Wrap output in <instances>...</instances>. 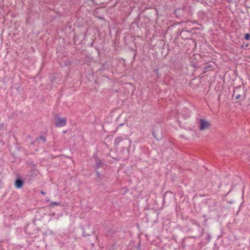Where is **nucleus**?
Listing matches in <instances>:
<instances>
[{
  "label": "nucleus",
  "instance_id": "obj_13",
  "mask_svg": "<svg viewBox=\"0 0 250 250\" xmlns=\"http://www.w3.org/2000/svg\"><path fill=\"white\" fill-rule=\"evenodd\" d=\"M210 236L209 235H208V241L210 240Z\"/></svg>",
  "mask_w": 250,
  "mask_h": 250
},
{
  "label": "nucleus",
  "instance_id": "obj_11",
  "mask_svg": "<svg viewBox=\"0 0 250 250\" xmlns=\"http://www.w3.org/2000/svg\"><path fill=\"white\" fill-rule=\"evenodd\" d=\"M83 235H84V236H88V235H89V234H85V233H83Z\"/></svg>",
  "mask_w": 250,
  "mask_h": 250
},
{
  "label": "nucleus",
  "instance_id": "obj_1",
  "mask_svg": "<svg viewBox=\"0 0 250 250\" xmlns=\"http://www.w3.org/2000/svg\"><path fill=\"white\" fill-rule=\"evenodd\" d=\"M24 182V177L22 176L19 173H18L16 176L14 185L16 188L20 189L23 187Z\"/></svg>",
  "mask_w": 250,
  "mask_h": 250
},
{
  "label": "nucleus",
  "instance_id": "obj_10",
  "mask_svg": "<svg viewBox=\"0 0 250 250\" xmlns=\"http://www.w3.org/2000/svg\"><path fill=\"white\" fill-rule=\"evenodd\" d=\"M41 193L43 195L45 194V193L43 191H41Z\"/></svg>",
  "mask_w": 250,
  "mask_h": 250
},
{
  "label": "nucleus",
  "instance_id": "obj_8",
  "mask_svg": "<svg viewBox=\"0 0 250 250\" xmlns=\"http://www.w3.org/2000/svg\"><path fill=\"white\" fill-rule=\"evenodd\" d=\"M245 39L246 40L249 41L250 39V34L249 33L246 34L245 35Z\"/></svg>",
  "mask_w": 250,
  "mask_h": 250
},
{
  "label": "nucleus",
  "instance_id": "obj_15",
  "mask_svg": "<svg viewBox=\"0 0 250 250\" xmlns=\"http://www.w3.org/2000/svg\"><path fill=\"white\" fill-rule=\"evenodd\" d=\"M152 134H153V135L154 136V137H155V134H154V132H153V133H152Z\"/></svg>",
  "mask_w": 250,
  "mask_h": 250
},
{
  "label": "nucleus",
  "instance_id": "obj_14",
  "mask_svg": "<svg viewBox=\"0 0 250 250\" xmlns=\"http://www.w3.org/2000/svg\"><path fill=\"white\" fill-rule=\"evenodd\" d=\"M127 191V190H125L124 192H123V195H124L126 192Z\"/></svg>",
  "mask_w": 250,
  "mask_h": 250
},
{
  "label": "nucleus",
  "instance_id": "obj_16",
  "mask_svg": "<svg viewBox=\"0 0 250 250\" xmlns=\"http://www.w3.org/2000/svg\"><path fill=\"white\" fill-rule=\"evenodd\" d=\"M92 1H93L94 0H91Z\"/></svg>",
  "mask_w": 250,
  "mask_h": 250
},
{
  "label": "nucleus",
  "instance_id": "obj_3",
  "mask_svg": "<svg viewBox=\"0 0 250 250\" xmlns=\"http://www.w3.org/2000/svg\"><path fill=\"white\" fill-rule=\"evenodd\" d=\"M240 90H241V88L240 87H236L234 90L233 96H235V100L243 101L245 99V95L243 89H242V92L241 94L239 92V91Z\"/></svg>",
  "mask_w": 250,
  "mask_h": 250
},
{
  "label": "nucleus",
  "instance_id": "obj_2",
  "mask_svg": "<svg viewBox=\"0 0 250 250\" xmlns=\"http://www.w3.org/2000/svg\"><path fill=\"white\" fill-rule=\"evenodd\" d=\"M199 129L204 130L209 128L211 125V123L204 119H200L199 120Z\"/></svg>",
  "mask_w": 250,
  "mask_h": 250
},
{
  "label": "nucleus",
  "instance_id": "obj_7",
  "mask_svg": "<svg viewBox=\"0 0 250 250\" xmlns=\"http://www.w3.org/2000/svg\"><path fill=\"white\" fill-rule=\"evenodd\" d=\"M60 203L57 202H52L50 204V206L53 207L55 206L60 205Z\"/></svg>",
  "mask_w": 250,
  "mask_h": 250
},
{
  "label": "nucleus",
  "instance_id": "obj_12",
  "mask_svg": "<svg viewBox=\"0 0 250 250\" xmlns=\"http://www.w3.org/2000/svg\"><path fill=\"white\" fill-rule=\"evenodd\" d=\"M97 175L98 177H100V173H97Z\"/></svg>",
  "mask_w": 250,
  "mask_h": 250
},
{
  "label": "nucleus",
  "instance_id": "obj_9",
  "mask_svg": "<svg viewBox=\"0 0 250 250\" xmlns=\"http://www.w3.org/2000/svg\"><path fill=\"white\" fill-rule=\"evenodd\" d=\"M39 139L42 140L43 143L45 142V141H46L45 138L42 136H40Z\"/></svg>",
  "mask_w": 250,
  "mask_h": 250
},
{
  "label": "nucleus",
  "instance_id": "obj_5",
  "mask_svg": "<svg viewBox=\"0 0 250 250\" xmlns=\"http://www.w3.org/2000/svg\"><path fill=\"white\" fill-rule=\"evenodd\" d=\"M104 166V163L102 161L98 158H96L95 159V167L97 168H99L103 167Z\"/></svg>",
  "mask_w": 250,
  "mask_h": 250
},
{
  "label": "nucleus",
  "instance_id": "obj_6",
  "mask_svg": "<svg viewBox=\"0 0 250 250\" xmlns=\"http://www.w3.org/2000/svg\"><path fill=\"white\" fill-rule=\"evenodd\" d=\"M124 138L122 137H118L115 139L114 145L117 146L119 143L123 141Z\"/></svg>",
  "mask_w": 250,
  "mask_h": 250
},
{
  "label": "nucleus",
  "instance_id": "obj_4",
  "mask_svg": "<svg viewBox=\"0 0 250 250\" xmlns=\"http://www.w3.org/2000/svg\"><path fill=\"white\" fill-rule=\"evenodd\" d=\"M66 118H58L56 120L55 125L58 127H62L66 125Z\"/></svg>",
  "mask_w": 250,
  "mask_h": 250
}]
</instances>
